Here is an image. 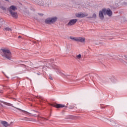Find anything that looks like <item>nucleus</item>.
Segmentation results:
<instances>
[{"label":"nucleus","mask_w":127,"mask_h":127,"mask_svg":"<svg viewBox=\"0 0 127 127\" xmlns=\"http://www.w3.org/2000/svg\"><path fill=\"white\" fill-rule=\"evenodd\" d=\"M125 58H127V56H125Z\"/></svg>","instance_id":"33"},{"label":"nucleus","mask_w":127,"mask_h":127,"mask_svg":"<svg viewBox=\"0 0 127 127\" xmlns=\"http://www.w3.org/2000/svg\"><path fill=\"white\" fill-rule=\"evenodd\" d=\"M77 21H78V19H71L67 23V25L68 26H72V25H74V24H76Z\"/></svg>","instance_id":"5"},{"label":"nucleus","mask_w":127,"mask_h":127,"mask_svg":"<svg viewBox=\"0 0 127 127\" xmlns=\"http://www.w3.org/2000/svg\"><path fill=\"white\" fill-rule=\"evenodd\" d=\"M50 80H53V79L52 78V77H50Z\"/></svg>","instance_id":"24"},{"label":"nucleus","mask_w":127,"mask_h":127,"mask_svg":"<svg viewBox=\"0 0 127 127\" xmlns=\"http://www.w3.org/2000/svg\"><path fill=\"white\" fill-rule=\"evenodd\" d=\"M50 106H52V107H54L55 108H65V107H66V106H65L63 104H50Z\"/></svg>","instance_id":"7"},{"label":"nucleus","mask_w":127,"mask_h":127,"mask_svg":"<svg viewBox=\"0 0 127 127\" xmlns=\"http://www.w3.org/2000/svg\"><path fill=\"white\" fill-rule=\"evenodd\" d=\"M62 75H63V76H64V77H68V76H69V75H67V74H63Z\"/></svg>","instance_id":"23"},{"label":"nucleus","mask_w":127,"mask_h":127,"mask_svg":"<svg viewBox=\"0 0 127 127\" xmlns=\"http://www.w3.org/2000/svg\"><path fill=\"white\" fill-rule=\"evenodd\" d=\"M96 17L97 15L96 14V13H93L92 16L88 17V18H96Z\"/></svg>","instance_id":"13"},{"label":"nucleus","mask_w":127,"mask_h":127,"mask_svg":"<svg viewBox=\"0 0 127 127\" xmlns=\"http://www.w3.org/2000/svg\"><path fill=\"white\" fill-rule=\"evenodd\" d=\"M75 16L76 17L82 18L83 17H86V16H88V13L78 12L75 14Z\"/></svg>","instance_id":"3"},{"label":"nucleus","mask_w":127,"mask_h":127,"mask_svg":"<svg viewBox=\"0 0 127 127\" xmlns=\"http://www.w3.org/2000/svg\"><path fill=\"white\" fill-rule=\"evenodd\" d=\"M9 13L12 17H14V18H17V17H18L17 12L10 11Z\"/></svg>","instance_id":"9"},{"label":"nucleus","mask_w":127,"mask_h":127,"mask_svg":"<svg viewBox=\"0 0 127 127\" xmlns=\"http://www.w3.org/2000/svg\"><path fill=\"white\" fill-rule=\"evenodd\" d=\"M22 121H29V122H31V120H30V119L28 118H27V117H25L23 119H21Z\"/></svg>","instance_id":"15"},{"label":"nucleus","mask_w":127,"mask_h":127,"mask_svg":"<svg viewBox=\"0 0 127 127\" xmlns=\"http://www.w3.org/2000/svg\"><path fill=\"white\" fill-rule=\"evenodd\" d=\"M33 122H36V120H35V119H33Z\"/></svg>","instance_id":"28"},{"label":"nucleus","mask_w":127,"mask_h":127,"mask_svg":"<svg viewBox=\"0 0 127 127\" xmlns=\"http://www.w3.org/2000/svg\"><path fill=\"white\" fill-rule=\"evenodd\" d=\"M44 120H46V121H48V119H46V118H44Z\"/></svg>","instance_id":"25"},{"label":"nucleus","mask_w":127,"mask_h":127,"mask_svg":"<svg viewBox=\"0 0 127 127\" xmlns=\"http://www.w3.org/2000/svg\"><path fill=\"white\" fill-rule=\"evenodd\" d=\"M38 75H39V73H38Z\"/></svg>","instance_id":"37"},{"label":"nucleus","mask_w":127,"mask_h":127,"mask_svg":"<svg viewBox=\"0 0 127 127\" xmlns=\"http://www.w3.org/2000/svg\"><path fill=\"white\" fill-rule=\"evenodd\" d=\"M4 31H11V29L6 27L4 29Z\"/></svg>","instance_id":"16"},{"label":"nucleus","mask_w":127,"mask_h":127,"mask_svg":"<svg viewBox=\"0 0 127 127\" xmlns=\"http://www.w3.org/2000/svg\"><path fill=\"white\" fill-rule=\"evenodd\" d=\"M40 2H41V4L40 3H39V5H41L42 6H43V2H42V1H40Z\"/></svg>","instance_id":"22"},{"label":"nucleus","mask_w":127,"mask_h":127,"mask_svg":"<svg viewBox=\"0 0 127 127\" xmlns=\"http://www.w3.org/2000/svg\"><path fill=\"white\" fill-rule=\"evenodd\" d=\"M49 65H50V64H51V63H50V61H49Z\"/></svg>","instance_id":"31"},{"label":"nucleus","mask_w":127,"mask_h":127,"mask_svg":"<svg viewBox=\"0 0 127 127\" xmlns=\"http://www.w3.org/2000/svg\"><path fill=\"white\" fill-rule=\"evenodd\" d=\"M16 109H17V110H18V109H19V108H16Z\"/></svg>","instance_id":"34"},{"label":"nucleus","mask_w":127,"mask_h":127,"mask_svg":"<svg viewBox=\"0 0 127 127\" xmlns=\"http://www.w3.org/2000/svg\"><path fill=\"white\" fill-rule=\"evenodd\" d=\"M121 20L122 23H125V22H127V19L126 18H122Z\"/></svg>","instance_id":"17"},{"label":"nucleus","mask_w":127,"mask_h":127,"mask_svg":"<svg viewBox=\"0 0 127 127\" xmlns=\"http://www.w3.org/2000/svg\"><path fill=\"white\" fill-rule=\"evenodd\" d=\"M0 93H2V92H0Z\"/></svg>","instance_id":"36"},{"label":"nucleus","mask_w":127,"mask_h":127,"mask_svg":"<svg viewBox=\"0 0 127 127\" xmlns=\"http://www.w3.org/2000/svg\"><path fill=\"white\" fill-rule=\"evenodd\" d=\"M105 9L103 8L101 10H100L99 11V18H100V19H104V18H105V16H104V15H105Z\"/></svg>","instance_id":"4"},{"label":"nucleus","mask_w":127,"mask_h":127,"mask_svg":"<svg viewBox=\"0 0 127 127\" xmlns=\"http://www.w3.org/2000/svg\"><path fill=\"white\" fill-rule=\"evenodd\" d=\"M36 98H37V99H39V100H42V101H44V99H43V97L41 96H35Z\"/></svg>","instance_id":"18"},{"label":"nucleus","mask_w":127,"mask_h":127,"mask_svg":"<svg viewBox=\"0 0 127 127\" xmlns=\"http://www.w3.org/2000/svg\"><path fill=\"white\" fill-rule=\"evenodd\" d=\"M40 15H43V14H40Z\"/></svg>","instance_id":"32"},{"label":"nucleus","mask_w":127,"mask_h":127,"mask_svg":"<svg viewBox=\"0 0 127 127\" xmlns=\"http://www.w3.org/2000/svg\"><path fill=\"white\" fill-rule=\"evenodd\" d=\"M1 51H2L1 52V55L2 57L6 58V59H8V60H11L12 55H11V52H10L9 49L7 48H4L2 49Z\"/></svg>","instance_id":"1"},{"label":"nucleus","mask_w":127,"mask_h":127,"mask_svg":"<svg viewBox=\"0 0 127 127\" xmlns=\"http://www.w3.org/2000/svg\"><path fill=\"white\" fill-rule=\"evenodd\" d=\"M15 9H16V7H15L14 5H12L10 6V7L8 8V11H9V12H10V11H14Z\"/></svg>","instance_id":"11"},{"label":"nucleus","mask_w":127,"mask_h":127,"mask_svg":"<svg viewBox=\"0 0 127 127\" xmlns=\"http://www.w3.org/2000/svg\"><path fill=\"white\" fill-rule=\"evenodd\" d=\"M81 57H82V55H81V54H79V55L76 56L77 59H81Z\"/></svg>","instance_id":"19"},{"label":"nucleus","mask_w":127,"mask_h":127,"mask_svg":"<svg viewBox=\"0 0 127 127\" xmlns=\"http://www.w3.org/2000/svg\"><path fill=\"white\" fill-rule=\"evenodd\" d=\"M57 19H58L57 17L48 18L45 20V23H47V24H51V23H54V22H56V21H57Z\"/></svg>","instance_id":"2"},{"label":"nucleus","mask_w":127,"mask_h":127,"mask_svg":"<svg viewBox=\"0 0 127 127\" xmlns=\"http://www.w3.org/2000/svg\"><path fill=\"white\" fill-rule=\"evenodd\" d=\"M41 119H43V117H41Z\"/></svg>","instance_id":"35"},{"label":"nucleus","mask_w":127,"mask_h":127,"mask_svg":"<svg viewBox=\"0 0 127 127\" xmlns=\"http://www.w3.org/2000/svg\"><path fill=\"white\" fill-rule=\"evenodd\" d=\"M18 38H21V36H18Z\"/></svg>","instance_id":"27"},{"label":"nucleus","mask_w":127,"mask_h":127,"mask_svg":"<svg viewBox=\"0 0 127 127\" xmlns=\"http://www.w3.org/2000/svg\"><path fill=\"white\" fill-rule=\"evenodd\" d=\"M69 38L70 39H71V40H73V41L77 42L78 37H73L70 36Z\"/></svg>","instance_id":"12"},{"label":"nucleus","mask_w":127,"mask_h":127,"mask_svg":"<svg viewBox=\"0 0 127 127\" xmlns=\"http://www.w3.org/2000/svg\"><path fill=\"white\" fill-rule=\"evenodd\" d=\"M18 110H19V111H21V112H23V113H24V114H25L26 115H28L29 114H30L27 111L21 110L20 109H18Z\"/></svg>","instance_id":"14"},{"label":"nucleus","mask_w":127,"mask_h":127,"mask_svg":"<svg viewBox=\"0 0 127 127\" xmlns=\"http://www.w3.org/2000/svg\"><path fill=\"white\" fill-rule=\"evenodd\" d=\"M0 124L2 125L3 127H10V124H8L6 121H0Z\"/></svg>","instance_id":"8"},{"label":"nucleus","mask_w":127,"mask_h":127,"mask_svg":"<svg viewBox=\"0 0 127 127\" xmlns=\"http://www.w3.org/2000/svg\"><path fill=\"white\" fill-rule=\"evenodd\" d=\"M104 11L105 12V15H108V16H112L113 15V12L112 10L110 8L106 9L104 8Z\"/></svg>","instance_id":"6"},{"label":"nucleus","mask_w":127,"mask_h":127,"mask_svg":"<svg viewBox=\"0 0 127 127\" xmlns=\"http://www.w3.org/2000/svg\"><path fill=\"white\" fill-rule=\"evenodd\" d=\"M85 40H86V39L84 37H77L78 42H81V43H84V42H85Z\"/></svg>","instance_id":"10"},{"label":"nucleus","mask_w":127,"mask_h":127,"mask_svg":"<svg viewBox=\"0 0 127 127\" xmlns=\"http://www.w3.org/2000/svg\"><path fill=\"white\" fill-rule=\"evenodd\" d=\"M71 117H72V116H67L65 119H71Z\"/></svg>","instance_id":"21"},{"label":"nucleus","mask_w":127,"mask_h":127,"mask_svg":"<svg viewBox=\"0 0 127 127\" xmlns=\"http://www.w3.org/2000/svg\"><path fill=\"white\" fill-rule=\"evenodd\" d=\"M6 106H9L10 107H13V108H14V107L13 106H12V104H10V103H7L6 104Z\"/></svg>","instance_id":"20"},{"label":"nucleus","mask_w":127,"mask_h":127,"mask_svg":"<svg viewBox=\"0 0 127 127\" xmlns=\"http://www.w3.org/2000/svg\"><path fill=\"white\" fill-rule=\"evenodd\" d=\"M69 109H73V107H70Z\"/></svg>","instance_id":"26"},{"label":"nucleus","mask_w":127,"mask_h":127,"mask_svg":"<svg viewBox=\"0 0 127 127\" xmlns=\"http://www.w3.org/2000/svg\"><path fill=\"white\" fill-rule=\"evenodd\" d=\"M119 57H123L122 55H121V56H120V55H119Z\"/></svg>","instance_id":"29"},{"label":"nucleus","mask_w":127,"mask_h":127,"mask_svg":"<svg viewBox=\"0 0 127 127\" xmlns=\"http://www.w3.org/2000/svg\"><path fill=\"white\" fill-rule=\"evenodd\" d=\"M5 0V1H9V0Z\"/></svg>","instance_id":"30"}]
</instances>
